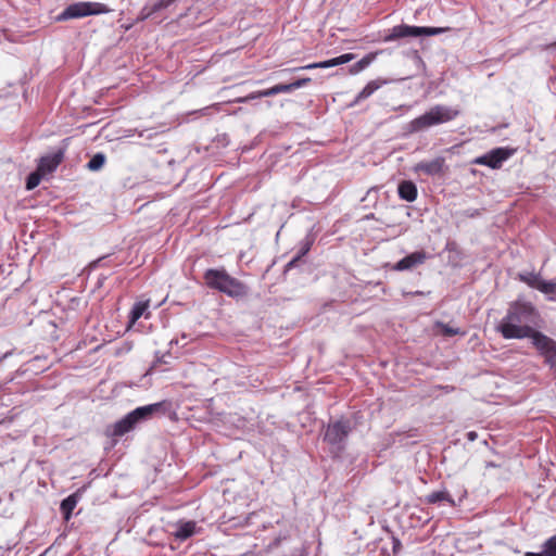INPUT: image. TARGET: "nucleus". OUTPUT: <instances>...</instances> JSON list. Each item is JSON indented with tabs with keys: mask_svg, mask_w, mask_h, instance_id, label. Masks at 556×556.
<instances>
[{
	"mask_svg": "<svg viewBox=\"0 0 556 556\" xmlns=\"http://www.w3.org/2000/svg\"><path fill=\"white\" fill-rule=\"evenodd\" d=\"M540 287V291L547 296V300L556 301V281L543 280V283Z\"/></svg>",
	"mask_w": 556,
	"mask_h": 556,
	"instance_id": "obj_22",
	"label": "nucleus"
},
{
	"mask_svg": "<svg viewBox=\"0 0 556 556\" xmlns=\"http://www.w3.org/2000/svg\"><path fill=\"white\" fill-rule=\"evenodd\" d=\"M147 4L150 7V10L152 11L153 14L166 9V5L163 3L162 0H157L155 2L147 3Z\"/></svg>",
	"mask_w": 556,
	"mask_h": 556,
	"instance_id": "obj_29",
	"label": "nucleus"
},
{
	"mask_svg": "<svg viewBox=\"0 0 556 556\" xmlns=\"http://www.w3.org/2000/svg\"><path fill=\"white\" fill-rule=\"evenodd\" d=\"M313 244V240L311 238H306L301 242V248L296 255L292 257V260L286 265V269L289 270L296 266V264L301 261V258L311 250Z\"/></svg>",
	"mask_w": 556,
	"mask_h": 556,
	"instance_id": "obj_19",
	"label": "nucleus"
},
{
	"mask_svg": "<svg viewBox=\"0 0 556 556\" xmlns=\"http://www.w3.org/2000/svg\"><path fill=\"white\" fill-rule=\"evenodd\" d=\"M163 3L168 8L172 3H174L176 0H162Z\"/></svg>",
	"mask_w": 556,
	"mask_h": 556,
	"instance_id": "obj_36",
	"label": "nucleus"
},
{
	"mask_svg": "<svg viewBox=\"0 0 556 556\" xmlns=\"http://www.w3.org/2000/svg\"><path fill=\"white\" fill-rule=\"evenodd\" d=\"M518 278L520 279V281L527 283L529 287L536 289L539 291L541 290L540 286L543 283V280H544V279H542L540 274H536L533 271L520 273L518 275Z\"/></svg>",
	"mask_w": 556,
	"mask_h": 556,
	"instance_id": "obj_17",
	"label": "nucleus"
},
{
	"mask_svg": "<svg viewBox=\"0 0 556 556\" xmlns=\"http://www.w3.org/2000/svg\"><path fill=\"white\" fill-rule=\"evenodd\" d=\"M163 410V403H154L146 406H140L128 413L124 418L116 421L111 428L108 429V434L112 437H122L131 431L137 424L152 418L156 413Z\"/></svg>",
	"mask_w": 556,
	"mask_h": 556,
	"instance_id": "obj_3",
	"label": "nucleus"
},
{
	"mask_svg": "<svg viewBox=\"0 0 556 556\" xmlns=\"http://www.w3.org/2000/svg\"><path fill=\"white\" fill-rule=\"evenodd\" d=\"M195 528L197 523L194 521H181L177 523L173 534L177 540L186 541L195 533Z\"/></svg>",
	"mask_w": 556,
	"mask_h": 556,
	"instance_id": "obj_14",
	"label": "nucleus"
},
{
	"mask_svg": "<svg viewBox=\"0 0 556 556\" xmlns=\"http://www.w3.org/2000/svg\"><path fill=\"white\" fill-rule=\"evenodd\" d=\"M374 59H375V55H372V54L364 56L358 62H356L355 64L352 65L350 72L352 74H357L358 72L363 71L364 68H366L371 63V61Z\"/></svg>",
	"mask_w": 556,
	"mask_h": 556,
	"instance_id": "obj_25",
	"label": "nucleus"
},
{
	"mask_svg": "<svg viewBox=\"0 0 556 556\" xmlns=\"http://www.w3.org/2000/svg\"><path fill=\"white\" fill-rule=\"evenodd\" d=\"M515 153L514 149L496 148L489 153L481 155L475 160L476 164L489 166L491 168H500L502 164Z\"/></svg>",
	"mask_w": 556,
	"mask_h": 556,
	"instance_id": "obj_8",
	"label": "nucleus"
},
{
	"mask_svg": "<svg viewBox=\"0 0 556 556\" xmlns=\"http://www.w3.org/2000/svg\"><path fill=\"white\" fill-rule=\"evenodd\" d=\"M437 327L440 329L441 333L447 337L456 336L459 333L458 328L450 327L448 325H445L443 323H438Z\"/></svg>",
	"mask_w": 556,
	"mask_h": 556,
	"instance_id": "obj_28",
	"label": "nucleus"
},
{
	"mask_svg": "<svg viewBox=\"0 0 556 556\" xmlns=\"http://www.w3.org/2000/svg\"><path fill=\"white\" fill-rule=\"evenodd\" d=\"M442 27L410 26L406 24L396 25L384 36L383 41L390 42L406 37L434 36L444 33Z\"/></svg>",
	"mask_w": 556,
	"mask_h": 556,
	"instance_id": "obj_7",
	"label": "nucleus"
},
{
	"mask_svg": "<svg viewBox=\"0 0 556 556\" xmlns=\"http://www.w3.org/2000/svg\"><path fill=\"white\" fill-rule=\"evenodd\" d=\"M551 47L552 48H556V41Z\"/></svg>",
	"mask_w": 556,
	"mask_h": 556,
	"instance_id": "obj_37",
	"label": "nucleus"
},
{
	"mask_svg": "<svg viewBox=\"0 0 556 556\" xmlns=\"http://www.w3.org/2000/svg\"><path fill=\"white\" fill-rule=\"evenodd\" d=\"M111 9L100 2L79 1L70 4L58 17L60 21L81 18L90 15L110 13Z\"/></svg>",
	"mask_w": 556,
	"mask_h": 556,
	"instance_id": "obj_6",
	"label": "nucleus"
},
{
	"mask_svg": "<svg viewBox=\"0 0 556 556\" xmlns=\"http://www.w3.org/2000/svg\"><path fill=\"white\" fill-rule=\"evenodd\" d=\"M205 283L229 296H242L247 293L245 286L232 278L225 269H207L204 275Z\"/></svg>",
	"mask_w": 556,
	"mask_h": 556,
	"instance_id": "obj_4",
	"label": "nucleus"
},
{
	"mask_svg": "<svg viewBox=\"0 0 556 556\" xmlns=\"http://www.w3.org/2000/svg\"><path fill=\"white\" fill-rule=\"evenodd\" d=\"M148 306V302L136 303L130 312V323H136L147 311Z\"/></svg>",
	"mask_w": 556,
	"mask_h": 556,
	"instance_id": "obj_24",
	"label": "nucleus"
},
{
	"mask_svg": "<svg viewBox=\"0 0 556 556\" xmlns=\"http://www.w3.org/2000/svg\"><path fill=\"white\" fill-rule=\"evenodd\" d=\"M64 157V151L59 149L58 151L42 156L39 161L38 169L43 175L50 174L56 169Z\"/></svg>",
	"mask_w": 556,
	"mask_h": 556,
	"instance_id": "obj_11",
	"label": "nucleus"
},
{
	"mask_svg": "<svg viewBox=\"0 0 556 556\" xmlns=\"http://www.w3.org/2000/svg\"><path fill=\"white\" fill-rule=\"evenodd\" d=\"M384 84L383 80H371L369 81L356 96L355 102L358 103L369 98L376 90H378Z\"/></svg>",
	"mask_w": 556,
	"mask_h": 556,
	"instance_id": "obj_21",
	"label": "nucleus"
},
{
	"mask_svg": "<svg viewBox=\"0 0 556 556\" xmlns=\"http://www.w3.org/2000/svg\"><path fill=\"white\" fill-rule=\"evenodd\" d=\"M445 160L438 156L431 161H422L414 166L416 173H424L428 176H435L442 173Z\"/></svg>",
	"mask_w": 556,
	"mask_h": 556,
	"instance_id": "obj_12",
	"label": "nucleus"
},
{
	"mask_svg": "<svg viewBox=\"0 0 556 556\" xmlns=\"http://www.w3.org/2000/svg\"><path fill=\"white\" fill-rule=\"evenodd\" d=\"M311 81V78H300L291 84H278L275 87L276 94L291 92L295 89L306 86Z\"/></svg>",
	"mask_w": 556,
	"mask_h": 556,
	"instance_id": "obj_18",
	"label": "nucleus"
},
{
	"mask_svg": "<svg viewBox=\"0 0 556 556\" xmlns=\"http://www.w3.org/2000/svg\"><path fill=\"white\" fill-rule=\"evenodd\" d=\"M43 176L42 173L39 172V169H37V172L35 173H31L28 177H27V180H26V189L27 190H33L35 189L39 184H40V180H41V177Z\"/></svg>",
	"mask_w": 556,
	"mask_h": 556,
	"instance_id": "obj_26",
	"label": "nucleus"
},
{
	"mask_svg": "<svg viewBox=\"0 0 556 556\" xmlns=\"http://www.w3.org/2000/svg\"><path fill=\"white\" fill-rule=\"evenodd\" d=\"M258 96H262V98L276 96L275 87L265 90H260Z\"/></svg>",
	"mask_w": 556,
	"mask_h": 556,
	"instance_id": "obj_32",
	"label": "nucleus"
},
{
	"mask_svg": "<svg viewBox=\"0 0 556 556\" xmlns=\"http://www.w3.org/2000/svg\"><path fill=\"white\" fill-rule=\"evenodd\" d=\"M80 498L79 492L73 493L61 502L60 509L65 520H70L74 508Z\"/></svg>",
	"mask_w": 556,
	"mask_h": 556,
	"instance_id": "obj_16",
	"label": "nucleus"
},
{
	"mask_svg": "<svg viewBox=\"0 0 556 556\" xmlns=\"http://www.w3.org/2000/svg\"><path fill=\"white\" fill-rule=\"evenodd\" d=\"M459 111L446 105H434L422 115L410 121L406 126L407 134H417L430 127L453 121Z\"/></svg>",
	"mask_w": 556,
	"mask_h": 556,
	"instance_id": "obj_2",
	"label": "nucleus"
},
{
	"mask_svg": "<svg viewBox=\"0 0 556 556\" xmlns=\"http://www.w3.org/2000/svg\"><path fill=\"white\" fill-rule=\"evenodd\" d=\"M426 501L429 504H437L441 502H447L451 506L455 505L454 500L445 490L434 491L426 496Z\"/></svg>",
	"mask_w": 556,
	"mask_h": 556,
	"instance_id": "obj_20",
	"label": "nucleus"
},
{
	"mask_svg": "<svg viewBox=\"0 0 556 556\" xmlns=\"http://www.w3.org/2000/svg\"><path fill=\"white\" fill-rule=\"evenodd\" d=\"M540 321V313L529 301L517 299L509 304L496 330L505 339H525Z\"/></svg>",
	"mask_w": 556,
	"mask_h": 556,
	"instance_id": "obj_1",
	"label": "nucleus"
},
{
	"mask_svg": "<svg viewBox=\"0 0 556 556\" xmlns=\"http://www.w3.org/2000/svg\"><path fill=\"white\" fill-rule=\"evenodd\" d=\"M542 548H544V553L547 556H556V534L547 539L543 543Z\"/></svg>",
	"mask_w": 556,
	"mask_h": 556,
	"instance_id": "obj_27",
	"label": "nucleus"
},
{
	"mask_svg": "<svg viewBox=\"0 0 556 556\" xmlns=\"http://www.w3.org/2000/svg\"><path fill=\"white\" fill-rule=\"evenodd\" d=\"M260 98H262V96H258V91H255V92H251L250 94H248L245 97L239 98L237 101L240 103H247L251 100L260 99Z\"/></svg>",
	"mask_w": 556,
	"mask_h": 556,
	"instance_id": "obj_31",
	"label": "nucleus"
},
{
	"mask_svg": "<svg viewBox=\"0 0 556 556\" xmlns=\"http://www.w3.org/2000/svg\"><path fill=\"white\" fill-rule=\"evenodd\" d=\"M353 59H354L353 53H345V54H342L340 56H337V58H333V59H330L327 61L312 63L306 66H301V67L294 68V71L312 70V68H329V67L338 66L341 64H345V63L352 61Z\"/></svg>",
	"mask_w": 556,
	"mask_h": 556,
	"instance_id": "obj_13",
	"label": "nucleus"
},
{
	"mask_svg": "<svg viewBox=\"0 0 556 556\" xmlns=\"http://www.w3.org/2000/svg\"><path fill=\"white\" fill-rule=\"evenodd\" d=\"M105 155L103 153H97L94 154L91 160L87 164V168L89 170L96 172L103 167L105 163Z\"/></svg>",
	"mask_w": 556,
	"mask_h": 556,
	"instance_id": "obj_23",
	"label": "nucleus"
},
{
	"mask_svg": "<svg viewBox=\"0 0 556 556\" xmlns=\"http://www.w3.org/2000/svg\"><path fill=\"white\" fill-rule=\"evenodd\" d=\"M282 540H287V535L285 536H278L277 539L274 540V542H271L269 545H268V549H274L276 546H278L280 544V542Z\"/></svg>",
	"mask_w": 556,
	"mask_h": 556,
	"instance_id": "obj_33",
	"label": "nucleus"
},
{
	"mask_svg": "<svg viewBox=\"0 0 556 556\" xmlns=\"http://www.w3.org/2000/svg\"><path fill=\"white\" fill-rule=\"evenodd\" d=\"M427 258H428V254L425 251H422V250L416 251V252H413V253L408 254L407 256L403 257L402 260H400L393 266V269L397 270V271L410 270V269L424 264Z\"/></svg>",
	"mask_w": 556,
	"mask_h": 556,
	"instance_id": "obj_9",
	"label": "nucleus"
},
{
	"mask_svg": "<svg viewBox=\"0 0 556 556\" xmlns=\"http://www.w3.org/2000/svg\"><path fill=\"white\" fill-rule=\"evenodd\" d=\"M525 556H547L544 551L542 553H533V552H527Z\"/></svg>",
	"mask_w": 556,
	"mask_h": 556,
	"instance_id": "obj_35",
	"label": "nucleus"
},
{
	"mask_svg": "<svg viewBox=\"0 0 556 556\" xmlns=\"http://www.w3.org/2000/svg\"><path fill=\"white\" fill-rule=\"evenodd\" d=\"M351 432V421L349 419H339L327 426L324 441L331 446L333 452L340 453L345 448Z\"/></svg>",
	"mask_w": 556,
	"mask_h": 556,
	"instance_id": "obj_5",
	"label": "nucleus"
},
{
	"mask_svg": "<svg viewBox=\"0 0 556 556\" xmlns=\"http://www.w3.org/2000/svg\"><path fill=\"white\" fill-rule=\"evenodd\" d=\"M528 338H530L532 340V344L545 355V358L547 357V354L556 349V342L553 339L534 330V328L531 330Z\"/></svg>",
	"mask_w": 556,
	"mask_h": 556,
	"instance_id": "obj_10",
	"label": "nucleus"
},
{
	"mask_svg": "<svg viewBox=\"0 0 556 556\" xmlns=\"http://www.w3.org/2000/svg\"><path fill=\"white\" fill-rule=\"evenodd\" d=\"M399 195L402 200L413 202L417 198V187L413 181L405 180L399 185Z\"/></svg>",
	"mask_w": 556,
	"mask_h": 556,
	"instance_id": "obj_15",
	"label": "nucleus"
},
{
	"mask_svg": "<svg viewBox=\"0 0 556 556\" xmlns=\"http://www.w3.org/2000/svg\"><path fill=\"white\" fill-rule=\"evenodd\" d=\"M151 15H153V13H152V11L150 10V7H149L148 4H146V5L141 9V11H140V13H139V15H138V18H137V20H138V21H144V20L149 18Z\"/></svg>",
	"mask_w": 556,
	"mask_h": 556,
	"instance_id": "obj_30",
	"label": "nucleus"
},
{
	"mask_svg": "<svg viewBox=\"0 0 556 556\" xmlns=\"http://www.w3.org/2000/svg\"><path fill=\"white\" fill-rule=\"evenodd\" d=\"M477 437L478 435H477V433L475 431H470V432L467 433V439L469 441H475L477 439Z\"/></svg>",
	"mask_w": 556,
	"mask_h": 556,
	"instance_id": "obj_34",
	"label": "nucleus"
}]
</instances>
